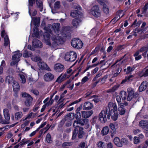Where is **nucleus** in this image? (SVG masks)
Instances as JSON below:
<instances>
[{
	"label": "nucleus",
	"instance_id": "2eb2a0df",
	"mask_svg": "<svg viewBox=\"0 0 148 148\" xmlns=\"http://www.w3.org/2000/svg\"><path fill=\"white\" fill-rule=\"evenodd\" d=\"M139 126L143 129L148 131V121L142 120L140 122Z\"/></svg>",
	"mask_w": 148,
	"mask_h": 148
},
{
	"label": "nucleus",
	"instance_id": "1a4fd4ad",
	"mask_svg": "<svg viewBox=\"0 0 148 148\" xmlns=\"http://www.w3.org/2000/svg\"><path fill=\"white\" fill-rule=\"evenodd\" d=\"M91 13L96 17L99 16L101 14L100 11L97 5L94 6L92 7L91 9Z\"/></svg>",
	"mask_w": 148,
	"mask_h": 148
},
{
	"label": "nucleus",
	"instance_id": "20e7f679",
	"mask_svg": "<svg viewBox=\"0 0 148 148\" xmlns=\"http://www.w3.org/2000/svg\"><path fill=\"white\" fill-rule=\"evenodd\" d=\"M49 27H48L47 29V27H44V29L46 31V32L44 34V42L47 45L49 46H51V44L50 41V36H51V35L50 34V33L51 35V29H50L51 27H52L51 25H49L48 26Z\"/></svg>",
	"mask_w": 148,
	"mask_h": 148
},
{
	"label": "nucleus",
	"instance_id": "a19ab883",
	"mask_svg": "<svg viewBox=\"0 0 148 148\" xmlns=\"http://www.w3.org/2000/svg\"><path fill=\"white\" fill-rule=\"evenodd\" d=\"M31 59L34 61L37 62L41 60L39 56L34 55L31 56Z\"/></svg>",
	"mask_w": 148,
	"mask_h": 148
},
{
	"label": "nucleus",
	"instance_id": "774afa93",
	"mask_svg": "<svg viewBox=\"0 0 148 148\" xmlns=\"http://www.w3.org/2000/svg\"><path fill=\"white\" fill-rule=\"evenodd\" d=\"M148 7V3H146L144 8L142 9L143 10V13L147 9V8Z\"/></svg>",
	"mask_w": 148,
	"mask_h": 148
},
{
	"label": "nucleus",
	"instance_id": "c85d7f7f",
	"mask_svg": "<svg viewBox=\"0 0 148 148\" xmlns=\"http://www.w3.org/2000/svg\"><path fill=\"white\" fill-rule=\"evenodd\" d=\"M148 50V48L147 47H143L141 48L140 49L136 51L135 53L134 54V56H138L140 53L143 51H147Z\"/></svg>",
	"mask_w": 148,
	"mask_h": 148
},
{
	"label": "nucleus",
	"instance_id": "680f3d73",
	"mask_svg": "<svg viewBox=\"0 0 148 148\" xmlns=\"http://www.w3.org/2000/svg\"><path fill=\"white\" fill-rule=\"evenodd\" d=\"M81 99H82V98H80V99H79V100H76V101H74L73 102L70 103L69 105V106H72L74 104H76V103H78L80 101H81Z\"/></svg>",
	"mask_w": 148,
	"mask_h": 148
},
{
	"label": "nucleus",
	"instance_id": "9b49d317",
	"mask_svg": "<svg viewBox=\"0 0 148 148\" xmlns=\"http://www.w3.org/2000/svg\"><path fill=\"white\" fill-rule=\"evenodd\" d=\"M127 102H125L124 103H120L119 104V107L118 108V111L119 114L120 115L124 114L125 112V110L123 108L124 106H126L127 105Z\"/></svg>",
	"mask_w": 148,
	"mask_h": 148
},
{
	"label": "nucleus",
	"instance_id": "b1692460",
	"mask_svg": "<svg viewBox=\"0 0 148 148\" xmlns=\"http://www.w3.org/2000/svg\"><path fill=\"white\" fill-rule=\"evenodd\" d=\"M53 97L51 96L50 98V100H49V98L48 97L46 98L43 101V103H45V104L47 106H48L51 105L53 102V100L52 99V98Z\"/></svg>",
	"mask_w": 148,
	"mask_h": 148
},
{
	"label": "nucleus",
	"instance_id": "de8ad7c7",
	"mask_svg": "<svg viewBox=\"0 0 148 148\" xmlns=\"http://www.w3.org/2000/svg\"><path fill=\"white\" fill-rule=\"evenodd\" d=\"M119 86L118 85L114 86L112 89L110 90L109 91H108L107 92H111L115 91L118 88Z\"/></svg>",
	"mask_w": 148,
	"mask_h": 148
},
{
	"label": "nucleus",
	"instance_id": "5701e85b",
	"mask_svg": "<svg viewBox=\"0 0 148 148\" xmlns=\"http://www.w3.org/2000/svg\"><path fill=\"white\" fill-rule=\"evenodd\" d=\"M3 114L6 121H8L10 119V116L9 113L8 109L5 108L3 110Z\"/></svg>",
	"mask_w": 148,
	"mask_h": 148
},
{
	"label": "nucleus",
	"instance_id": "f03ea898",
	"mask_svg": "<svg viewBox=\"0 0 148 148\" xmlns=\"http://www.w3.org/2000/svg\"><path fill=\"white\" fill-rule=\"evenodd\" d=\"M117 105L115 103L111 102L109 103L108 106L106 108V112L109 110V112L107 114L108 119H110L111 117L114 121H115L117 119L119 114L117 112Z\"/></svg>",
	"mask_w": 148,
	"mask_h": 148
},
{
	"label": "nucleus",
	"instance_id": "a18cd8bd",
	"mask_svg": "<svg viewBox=\"0 0 148 148\" xmlns=\"http://www.w3.org/2000/svg\"><path fill=\"white\" fill-rule=\"evenodd\" d=\"M33 113L32 112H31L29 114H28L26 116L25 118H23L22 119V120L23 121H24L26 120L27 119H29L32 117Z\"/></svg>",
	"mask_w": 148,
	"mask_h": 148
},
{
	"label": "nucleus",
	"instance_id": "f3484780",
	"mask_svg": "<svg viewBox=\"0 0 148 148\" xmlns=\"http://www.w3.org/2000/svg\"><path fill=\"white\" fill-rule=\"evenodd\" d=\"M82 19L81 18H76L73 19L72 21V24L73 27H77L81 23Z\"/></svg>",
	"mask_w": 148,
	"mask_h": 148
},
{
	"label": "nucleus",
	"instance_id": "ddd939ff",
	"mask_svg": "<svg viewBox=\"0 0 148 148\" xmlns=\"http://www.w3.org/2000/svg\"><path fill=\"white\" fill-rule=\"evenodd\" d=\"M39 67L42 69H45L48 71H51L50 68L44 62L40 60L38 63Z\"/></svg>",
	"mask_w": 148,
	"mask_h": 148
},
{
	"label": "nucleus",
	"instance_id": "423d86ee",
	"mask_svg": "<svg viewBox=\"0 0 148 148\" xmlns=\"http://www.w3.org/2000/svg\"><path fill=\"white\" fill-rule=\"evenodd\" d=\"M14 54L12 56V61L11 62V65H13L16 64L19 61V58L21 57L22 55V54L20 53L19 51H17L14 52Z\"/></svg>",
	"mask_w": 148,
	"mask_h": 148
},
{
	"label": "nucleus",
	"instance_id": "bb28decb",
	"mask_svg": "<svg viewBox=\"0 0 148 148\" xmlns=\"http://www.w3.org/2000/svg\"><path fill=\"white\" fill-rule=\"evenodd\" d=\"M69 61L73 62L76 60L77 55L76 53L74 51L70 52V56Z\"/></svg>",
	"mask_w": 148,
	"mask_h": 148
},
{
	"label": "nucleus",
	"instance_id": "13d9d810",
	"mask_svg": "<svg viewBox=\"0 0 148 148\" xmlns=\"http://www.w3.org/2000/svg\"><path fill=\"white\" fill-rule=\"evenodd\" d=\"M83 128H82L81 130L78 129V131H79L78 137L79 138H81L82 137L83 135L84 134V132L82 131Z\"/></svg>",
	"mask_w": 148,
	"mask_h": 148
},
{
	"label": "nucleus",
	"instance_id": "9d476101",
	"mask_svg": "<svg viewBox=\"0 0 148 148\" xmlns=\"http://www.w3.org/2000/svg\"><path fill=\"white\" fill-rule=\"evenodd\" d=\"M106 112L104 110H102L99 114V119L100 121L102 123H104L107 121Z\"/></svg>",
	"mask_w": 148,
	"mask_h": 148
},
{
	"label": "nucleus",
	"instance_id": "f257e3e1",
	"mask_svg": "<svg viewBox=\"0 0 148 148\" xmlns=\"http://www.w3.org/2000/svg\"><path fill=\"white\" fill-rule=\"evenodd\" d=\"M53 28L54 32V33L51 39L52 41V45L55 47L59 44L63 43L64 41V38L66 37V35H64L61 34H59V30L60 29V24L59 23L53 24Z\"/></svg>",
	"mask_w": 148,
	"mask_h": 148
},
{
	"label": "nucleus",
	"instance_id": "4c0bfd02",
	"mask_svg": "<svg viewBox=\"0 0 148 148\" xmlns=\"http://www.w3.org/2000/svg\"><path fill=\"white\" fill-rule=\"evenodd\" d=\"M33 36L37 38H38V29L36 27H34V28Z\"/></svg>",
	"mask_w": 148,
	"mask_h": 148
},
{
	"label": "nucleus",
	"instance_id": "ea45409f",
	"mask_svg": "<svg viewBox=\"0 0 148 148\" xmlns=\"http://www.w3.org/2000/svg\"><path fill=\"white\" fill-rule=\"evenodd\" d=\"M79 12H80L78 11L77 10H73L71 12V16L72 17L78 16L79 14Z\"/></svg>",
	"mask_w": 148,
	"mask_h": 148
},
{
	"label": "nucleus",
	"instance_id": "7ed1b4c3",
	"mask_svg": "<svg viewBox=\"0 0 148 148\" xmlns=\"http://www.w3.org/2000/svg\"><path fill=\"white\" fill-rule=\"evenodd\" d=\"M80 124L81 125H84L85 124H87V128L89 127V125L88 124V121L87 120L82 119L79 121H75L73 124V126L75 128L72 137V139H75L76 137L77 134L78 132V129L81 130L82 127H79L78 125V124Z\"/></svg>",
	"mask_w": 148,
	"mask_h": 148
},
{
	"label": "nucleus",
	"instance_id": "2f4dec72",
	"mask_svg": "<svg viewBox=\"0 0 148 148\" xmlns=\"http://www.w3.org/2000/svg\"><path fill=\"white\" fill-rule=\"evenodd\" d=\"M147 82H143L139 88V91L141 92L145 90L146 88Z\"/></svg>",
	"mask_w": 148,
	"mask_h": 148
},
{
	"label": "nucleus",
	"instance_id": "f8f14e48",
	"mask_svg": "<svg viewBox=\"0 0 148 148\" xmlns=\"http://www.w3.org/2000/svg\"><path fill=\"white\" fill-rule=\"evenodd\" d=\"M1 36L2 37H4V45L5 46L8 45L10 44L9 39L5 31L3 29L1 31Z\"/></svg>",
	"mask_w": 148,
	"mask_h": 148
},
{
	"label": "nucleus",
	"instance_id": "473e14b6",
	"mask_svg": "<svg viewBox=\"0 0 148 148\" xmlns=\"http://www.w3.org/2000/svg\"><path fill=\"white\" fill-rule=\"evenodd\" d=\"M36 3L37 7L40 11H42L43 8L42 1L40 0H36Z\"/></svg>",
	"mask_w": 148,
	"mask_h": 148
},
{
	"label": "nucleus",
	"instance_id": "4d7b16f0",
	"mask_svg": "<svg viewBox=\"0 0 148 148\" xmlns=\"http://www.w3.org/2000/svg\"><path fill=\"white\" fill-rule=\"evenodd\" d=\"M29 141V140L27 139H23L22 140L21 142V145H24L28 143Z\"/></svg>",
	"mask_w": 148,
	"mask_h": 148
},
{
	"label": "nucleus",
	"instance_id": "49530a36",
	"mask_svg": "<svg viewBox=\"0 0 148 148\" xmlns=\"http://www.w3.org/2000/svg\"><path fill=\"white\" fill-rule=\"evenodd\" d=\"M46 140L48 143H51V137L49 134H47L46 137Z\"/></svg>",
	"mask_w": 148,
	"mask_h": 148
},
{
	"label": "nucleus",
	"instance_id": "cd10ccee",
	"mask_svg": "<svg viewBox=\"0 0 148 148\" xmlns=\"http://www.w3.org/2000/svg\"><path fill=\"white\" fill-rule=\"evenodd\" d=\"M20 78V81L23 84L25 83L26 82V75L24 73H21L19 74Z\"/></svg>",
	"mask_w": 148,
	"mask_h": 148
},
{
	"label": "nucleus",
	"instance_id": "c03bdc74",
	"mask_svg": "<svg viewBox=\"0 0 148 148\" xmlns=\"http://www.w3.org/2000/svg\"><path fill=\"white\" fill-rule=\"evenodd\" d=\"M60 2L57 1L54 4V8L55 9H58L60 8Z\"/></svg>",
	"mask_w": 148,
	"mask_h": 148
},
{
	"label": "nucleus",
	"instance_id": "bf43d9fd",
	"mask_svg": "<svg viewBox=\"0 0 148 148\" xmlns=\"http://www.w3.org/2000/svg\"><path fill=\"white\" fill-rule=\"evenodd\" d=\"M88 80V77L87 76H85L83 77L81 80V82L83 84Z\"/></svg>",
	"mask_w": 148,
	"mask_h": 148
},
{
	"label": "nucleus",
	"instance_id": "79ce46f5",
	"mask_svg": "<svg viewBox=\"0 0 148 148\" xmlns=\"http://www.w3.org/2000/svg\"><path fill=\"white\" fill-rule=\"evenodd\" d=\"M135 69V68L134 67H131L130 66H129L127 67V69H125L124 70V71L125 72H126V73H128L129 72L134 70Z\"/></svg>",
	"mask_w": 148,
	"mask_h": 148
},
{
	"label": "nucleus",
	"instance_id": "58836bf2",
	"mask_svg": "<svg viewBox=\"0 0 148 148\" xmlns=\"http://www.w3.org/2000/svg\"><path fill=\"white\" fill-rule=\"evenodd\" d=\"M69 81V82L66 85V87L69 88L70 90H72L74 84L71 82V79L69 80L67 82Z\"/></svg>",
	"mask_w": 148,
	"mask_h": 148
},
{
	"label": "nucleus",
	"instance_id": "338daca9",
	"mask_svg": "<svg viewBox=\"0 0 148 148\" xmlns=\"http://www.w3.org/2000/svg\"><path fill=\"white\" fill-rule=\"evenodd\" d=\"M141 132V131L138 129L134 130H133V133L134 135H136L140 133Z\"/></svg>",
	"mask_w": 148,
	"mask_h": 148
},
{
	"label": "nucleus",
	"instance_id": "a878e982",
	"mask_svg": "<svg viewBox=\"0 0 148 148\" xmlns=\"http://www.w3.org/2000/svg\"><path fill=\"white\" fill-rule=\"evenodd\" d=\"M12 86L14 92H18L20 89V86L15 81L13 82Z\"/></svg>",
	"mask_w": 148,
	"mask_h": 148
},
{
	"label": "nucleus",
	"instance_id": "603ef678",
	"mask_svg": "<svg viewBox=\"0 0 148 148\" xmlns=\"http://www.w3.org/2000/svg\"><path fill=\"white\" fill-rule=\"evenodd\" d=\"M70 56V53H66L65 55L64 59L66 61H69Z\"/></svg>",
	"mask_w": 148,
	"mask_h": 148
},
{
	"label": "nucleus",
	"instance_id": "6ab92c4d",
	"mask_svg": "<svg viewBox=\"0 0 148 148\" xmlns=\"http://www.w3.org/2000/svg\"><path fill=\"white\" fill-rule=\"evenodd\" d=\"M54 69L55 70L58 72L62 71L64 69V66L60 63H58L55 64L54 66Z\"/></svg>",
	"mask_w": 148,
	"mask_h": 148
},
{
	"label": "nucleus",
	"instance_id": "393cba45",
	"mask_svg": "<svg viewBox=\"0 0 148 148\" xmlns=\"http://www.w3.org/2000/svg\"><path fill=\"white\" fill-rule=\"evenodd\" d=\"M125 14V12L122 10H119L117 13V15L114 18L115 20L117 21L120 18H121Z\"/></svg>",
	"mask_w": 148,
	"mask_h": 148
},
{
	"label": "nucleus",
	"instance_id": "412c9836",
	"mask_svg": "<svg viewBox=\"0 0 148 148\" xmlns=\"http://www.w3.org/2000/svg\"><path fill=\"white\" fill-rule=\"evenodd\" d=\"M82 117L84 118H87L90 117L93 114L92 111H83L81 112Z\"/></svg>",
	"mask_w": 148,
	"mask_h": 148
},
{
	"label": "nucleus",
	"instance_id": "864d4df0",
	"mask_svg": "<svg viewBox=\"0 0 148 148\" xmlns=\"http://www.w3.org/2000/svg\"><path fill=\"white\" fill-rule=\"evenodd\" d=\"M64 80V79L63 78L62 75H60L57 78L56 81V82H57L59 83H60Z\"/></svg>",
	"mask_w": 148,
	"mask_h": 148
},
{
	"label": "nucleus",
	"instance_id": "0eeeda50",
	"mask_svg": "<svg viewBox=\"0 0 148 148\" xmlns=\"http://www.w3.org/2000/svg\"><path fill=\"white\" fill-rule=\"evenodd\" d=\"M22 96L25 97L26 100L25 102V104L26 106H29L31 104L33 100L32 98L28 93H23Z\"/></svg>",
	"mask_w": 148,
	"mask_h": 148
},
{
	"label": "nucleus",
	"instance_id": "e433bc0d",
	"mask_svg": "<svg viewBox=\"0 0 148 148\" xmlns=\"http://www.w3.org/2000/svg\"><path fill=\"white\" fill-rule=\"evenodd\" d=\"M126 98L128 101H130L134 97V93H126Z\"/></svg>",
	"mask_w": 148,
	"mask_h": 148
},
{
	"label": "nucleus",
	"instance_id": "e2e57ef3",
	"mask_svg": "<svg viewBox=\"0 0 148 148\" xmlns=\"http://www.w3.org/2000/svg\"><path fill=\"white\" fill-rule=\"evenodd\" d=\"M127 91L128 92H133L135 91L134 88L131 87H129L127 89Z\"/></svg>",
	"mask_w": 148,
	"mask_h": 148
},
{
	"label": "nucleus",
	"instance_id": "6e6d98bb",
	"mask_svg": "<svg viewBox=\"0 0 148 148\" xmlns=\"http://www.w3.org/2000/svg\"><path fill=\"white\" fill-rule=\"evenodd\" d=\"M0 123L4 124H8L9 123V122L6 121H3L2 116L0 114Z\"/></svg>",
	"mask_w": 148,
	"mask_h": 148
},
{
	"label": "nucleus",
	"instance_id": "6e6552de",
	"mask_svg": "<svg viewBox=\"0 0 148 148\" xmlns=\"http://www.w3.org/2000/svg\"><path fill=\"white\" fill-rule=\"evenodd\" d=\"M34 0H29V13L31 16H35L37 14L36 10L31 8L33 6Z\"/></svg>",
	"mask_w": 148,
	"mask_h": 148
},
{
	"label": "nucleus",
	"instance_id": "5fc2aeb1",
	"mask_svg": "<svg viewBox=\"0 0 148 148\" xmlns=\"http://www.w3.org/2000/svg\"><path fill=\"white\" fill-rule=\"evenodd\" d=\"M110 128L113 131V132H115L116 129L115 125L113 123H110L109 125Z\"/></svg>",
	"mask_w": 148,
	"mask_h": 148
},
{
	"label": "nucleus",
	"instance_id": "69168bd1",
	"mask_svg": "<svg viewBox=\"0 0 148 148\" xmlns=\"http://www.w3.org/2000/svg\"><path fill=\"white\" fill-rule=\"evenodd\" d=\"M126 79H127V81H132L133 79V76L132 75H130L127 77H126Z\"/></svg>",
	"mask_w": 148,
	"mask_h": 148
},
{
	"label": "nucleus",
	"instance_id": "dca6fc26",
	"mask_svg": "<svg viewBox=\"0 0 148 148\" xmlns=\"http://www.w3.org/2000/svg\"><path fill=\"white\" fill-rule=\"evenodd\" d=\"M126 93H120L119 95H118L116 96V99L119 104L121 103V97H122L123 100H125L126 99Z\"/></svg>",
	"mask_w": 148,
	"mask_h": 148
},
{
	"label": "nucleus",
	"instance_id": "39448f33",
	"mask_svg": "<svg viewBox=\"0 0 148 148\" xmlns=\"http://www.w3.org/2000/svg\"><path fill=\"white\" fill-rule=\"evenodd\" d=\"M71 45L74 48L79 49L83 47V43L79 39L77 38H74L71 41Z\"/></svg>",
	"mask_w": 148,
	"mask_h": 148
},
{
	"label": "nucleus",
	"instance_id": "f704fd0d",
	"mask_svg": "<svg viewBox=\"0 0 148 148\" xmlns=\"http://www.w3.org/2000/svg\"><path fill=\"white\" fill-rule=\"evenodd\" d=\"M15 81L14 80V79L11 76H8L6 78L5 81L9 84H10L12 82L13 83V81Z\"/></svg>",
	"mask_w": 148,
	"mask_h": 148
},
{
	"label": "nucleus",
	"instance_id": "37998d69",
	"mask_svg": "<svg viewBox=\"0 0 148 148\" xmlns=\"http://www.w3.org/2000/svg\"><path fill=\"white\" fill-rule=\"evenodd\" d=\"M98 147L100 148H105L106 146L105 143L101 141H99L97 144Z\"/></svg>",
	"mask_w": 148,
	"mask_h": 148
},
{
	"label": "nucleus",
	"instance_id": "4be33fe9",
	"mask_svg": "<svg viewBox=\"0 0 148 148\" xmlns=\"http://www.w3.org/2000/svg\"><path fill=\"white\" fill-rule=\"evenodd\" d=\"M93 107L92 104L89 102L85 103L83 107V109L85 110H89L91 109Z\"/></svg>",
	"mask_w": 148,
	"mask_h": 148
},
{
	"label": "nucleus",
	"instance_id": "72a5a7b5",
	"mask_svg": "<svg viewBox=\"0 0 148 148\" xmlns=\"http://www.w3.org/2000/svg\"><path fill=\"white\" fill-rule=\"evenodd\" d=\"M14 115L15 119L16 120H18L22 117L23 114L21 112H16Z\"/></svg>",
	"mask_w": 148,
	"mask_h": 148
},
{
	"label": "nucleus",
	"instance_id": "a211bd4d",
	"mask_svg": "<svg viewBox=\"0 0 148 148\" xmlns=\"http://www.w3.org/2000/svg\"><path fill=\"white\" fill-rule=\"evenodd\" d=\"M32 45L34 47H42V43L37 39H35L33 40Z\"/></svg>",
	"mask_w": 148,
	"mask_h": 148
},
{
	"label": "nucleus",
	"instance_id": "7c9ffc66",
	"mask_svg": "<svg viewBox=\"0 0 148 148\" xmlns=\"http://www.w3.org/2000/svg\"><path fill=\"white\" fill-rule=\"evenodd\" d=\"M114 142L115 145L118 147H121L123 145L122 142H121L119 139L118 137H116L114 138Z\"/></svg>",
	"mask_w": 148,
	"mask_h": 148
},
{
	"label": "nucleus",
	"instance_id": "0e129e2a",
	"mask_svg": "<svg viewBox=\"0 0 148 148\" xmlns=\"http://www.w3.org/2000/svg\"><path fill=\"white\" fill-rule=\"evenodd\" d=\"M82 109V107H79L78 108H77L76 110V115H77L78 116L79 115V116H80V113L79 112Z\"/></svg>",
	"mask_w": 148,
	"mask_h": 148
},
{
	"label": "nucleus",
	"instance_id": "3c124183",
	"mask_svg": "<svg viewBox=\"0 0 148 148\" xmlns=\"http://www.w3.org/2000/svg\"><path fill=\"white\" fill-rule=\"evenodd\" d=\"M64 80L69 78L71 75V74H68L67 73L61 75Z\"/></svg>",
	"mask_w": 148,
	"mask_h": 148
},
{
	"label": "nucleus",
	"instance_id": "052dcab7",
	"mask_svg": "<svg viewBox=\"0 0 148 148\" xmlns=\"http://www.w3.org/2000/svg\"><path fill=\"white\" fill-rule=\"evenodd\" d=\"M68 116L69 119L72 120L74 118V114L72 113H69Z\"/></svg>",
	"mask_w": 148,
	"mask_h": 148
},
{
	"label": "nucleus",
	"instance_id": "09e8293b",
	"mask_svg": "<svg viewBox=\"0 0 148 148\" xmlns=\"http://www.w3.org/2000/svg\"><path fill=\"white\" fill-rule=\"evenodd\" d=\"M31 52H28L27 51L25 50L24 52V53H23V56L25 58H27L29 56H31Z\"/></svg>",
	"mask_w": 148,
	"mask_h": 148
},
{
	"label": "nucleus",
	"instance_id": "8fccbe9b",
	"mask_svg": "<svg viewBox=\"0 0 148 148\" xmlns=\"http://www.w3.org/2000/svg\"><path fill=\"white\" fill-rule=\"evenodd\" d=\"M140 142V140L137 136H134V143L135 144H138Z\"/></svg>",
	"mask_w": 148,
	"mask_h": 148
},
{
	"label": "nucleus",
	"instance_id": "c9c22d12",
	"mask_svg": "<svg viewBox=\"0 0 148 148\" xmlns=\"http://www.w3.org/2000/svg\"><path fill=\"white\" fill-rule=\"evenodd\" d=\"M32 20L34 21V24L36 26H38L40 23V19L39 18H32Z\"/></svg>",
	"mask_w": 148,
	"mask_h": 148
},
{
	"label": "nucleus",
	"instance_id": "aec40b11",
	"mask_svg": "<svg viewBox=\"0 0 148 148\" xmlns=\"http://www.w3.org/2000/svg\"><path fill=\"white\" fill-rule=\"evenodd\" d=\"M101 5H103V10L104 12L106 14H108L109 12V10L108 7L103 3L104 0H96Z\"/></svg>",
	"mask_w": 148,
	"mask_h": 148
},
{
	"label": "nucleus",
	"instance_id": "c756f323",
	"mask_svg": "<svg viewBox=\"0 0 148 148\" xmlns=\"http://www.w3.org/2000/svg\"><path fill=\"white\" fill-rule=\"evenodd\" d=\"M109 132V129L108 126L103 127L101 131V134L102 136H104L108 134Z\"/></svg>",
	"mask_w": 148,
	"mask_h": 148
},
{
	"label": "nucleus",
	"instance_id": "4468645a",
	"mask_svg": "<svg viewBox=\"0 0 148 148\" xmlns=\"http://www.w3.org/2000/svg\"><path fill=\"white\" fill-rule=\"evenodd\" d=\"M54 78V75L50 73H46L44 76V78L46 82H50Z\"/></svg>",
	"mask_w": 148,
	"mask_h": 148
}]
</instances>
